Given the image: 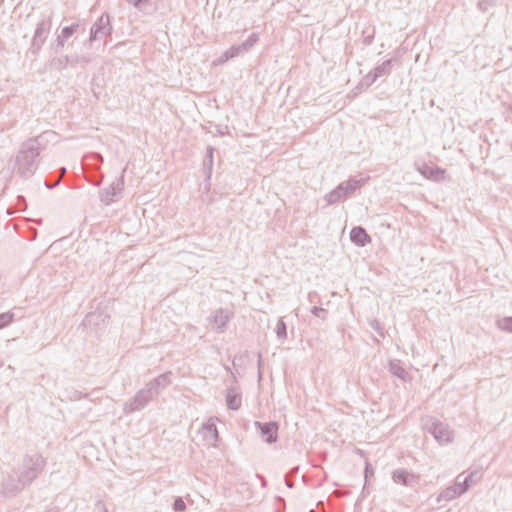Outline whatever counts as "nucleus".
Segmentation results:
<instances>
[{"mask_svg": "<svg viewBox=\"0 0 512 512\" xmlns=\"http://www.w3.org/2000/svg\"><path fill=\"white\" fill-rule=\"evenodd\" d=\"M53 132L46 131L37 137L29 138L23 142L15 157L14 170L23 179L31 178L38 169V158L43 149L44 141Z\"/></svg>", "mask_w": 512, "mask_h": 512, "instance_id": "1", "label": "nucleus"}, {"mask_svg": "<svg viewBox=\"0 0 512 512\" xmlns=\"http://www.w3.org/2000/svg\"><path fill=\"white\" fill-rule=\"evenodd\" d=\"M46 466V459L40 453L26 454L18 468L20 481L24 485H30L42 473Z\"/></svg>", "mask_w": 512, "mask_h": 512, "instance_id": "2", "label": "nucleus"}, {"mask_svg": "<svg viewBox=\"0 0 512 512\" xmlns=\"http://www.w3.org/2000/svg\"><path fill=\"white\" fill-rule=\"evenodd\" d=\"M52 27V13L41 19L37 24L31 39L30 47L27 50V56H32L34 59L38 56Z\"/></svg>", "mask_w": 512, "mask_h": 512, "instance_id": "3", "label": "nucleus"}, {"mask_svg": "<svg viewBox=\"0 0 512 512\" xmlns=\"http://www.w3.org/2000/svg\"><path fill=\"white\" fill-rule=\"evenodd\" d=\"M155 397H157L155 392L151 391L150 388L145 385V387L140 389L133 398L124 403L123 411L126 414L140 411L144 409Z\"/></svg>", "mask_w": 512, "mask_h": 512, "instance_id": "4", "label": "nucleus"}, {"mask_svg": "<svg viewBox=\"0 0 512 512\" xmlns=\"http://www.w3.org/2000/svg\"><path fill=\"white\" fill-rule=\"evenodd\" d=\"M113 32L111 23V16L108 13H103L91 26L89 42L93 43L100 38L110 36Z\"/></svg>", "mask_w": 512, "mask_h": 512, "instance_id": "5", "label": "nucleus"}, {"mask_svg": "<svg viewBox=\"0 0 512 512\" xmlns=\"http://www.w3.org/2000/svg\"><path fill=\"white\" fill-rule=\"evenodd\" d=\"M427 431L441 444L449 443L452 441L453 432L450 430L449 425L439 420H433L430 424H426Z\"/></svg>", "mask_w": 512, "mask_h": 512, "instance_id": "6", "label": "nucleus"}, {"mask_svg": "<svg viewBox=\"0 0 512 512\" xmlns=\"http://www.w3.org/2000/svg\"><path fill=\"white\" fill-rule=\"evenodd\" d=\"M255 427L259 431L262 439L267 444H273L278 440L279 423L276 421L260 422L255 421Z\"/></svg>", "mask_w": 512, "mask_h": 512, "instance_id": "7", "label": "nucleus"}, {"mask_svg": "<svg viewBox=\"0 0 512 512\" xmlns=\"http://www.w3.org/2000/svg\"><path fill=\"white\" fill-rule=\"evenodd\" d=\"M82 61H84V57L80 56L77 53L66 54L62 56L53 57L49 62V66L57 71H63L69 66L75 67Z\"/></svg>", "mask_w": 512, "mask_h": 512, "instance_id": "8", "label": "nucleus"}, {"mask_svg": "<svg viewBox=\"0 0 512 512\" xmlns=\"http://www.w3.org/2000/svg\"><path fill=\"white\" fill-rule=\"evenodd\" d=\"M27 486L22 484L18 473L16 477L9 475L2 482L0 494L5 498H10L17 495Z\"/></svg>", "mask_w": 512, "mask_h": 512, "instance_id": "9", "label": "nucleus"}, {"mask_svg": "<svg viewBox=\"0 0 512 512\" xmlns=\"http://www.w3.org/2000/svg\"><path fill=\"white\" fill-rule=\"evenodd\" d=\"M124 172L125 170H123L121 176L116 181L110 184L109 187L102 190L100 198L104 204L109 205L115 200V198L121 195L124 188Z\"/></svg>", "mask_w": 512, "mask_h": 512, "instance_id": "10", "label": "nucleus"}, {"mask_svg": "<svg viewBox=\"0 0 512 512\" xmlns=\"http://www.w3.org/2000/svg\"><path fill=\"white\" fill-rule=\"evenodd\" d=\"M391 477L395 483L411 488L417 486L420 481L419 475L414 474L404 468H398L393 470L391 473Z\"/></svg>", "mask_w": 512, "mask_h": 512, "instance_id": "11", "label": "nucleus"}, {"mask_svg": "<svg viewBox=\"0 0 512 512\" xmlns=\"http://www.w3.org/2000/svg\"><path fill=\"white\" fill-rule=\"evenodd\" d=\"M171 377L172 372L168 371L152 379L146 385L150 388L151 391L155 392L156 396H158L161 390L165 389L171 384Z\"/></svg>", "mask_w": 512, "mask_h": 512, "instance_id": "12", "label": "nucleus"}, {"mask_svg": "<svg viewBox=\"0 0 512 512\" xmlns=\"http://www.w3.org/2000/svg\"><path fill=\"white\" fill-rule=\"evenodd\" d=\"M418 171L425 178L433 181H441L444 179L445 170L436 165H428L426 163L422 164L421 167L418 168Z\"/></svg>", "mask_w": 512, "mask_h": 512, "instance_id": "13", "label": "nucleus"}, {"mask_svg": "<svg viewBox=\"0 0 512 512\" xmlns=\"http://www.w3.org/2000/svg\"><path fill=\"white\" fill-rule=\"evenodd\" d=\"M350 240L359 247H364L371 242V237L362 226H355L350 231Z\"/></svg>", "mask_w": 512, "mask_h": 512, "instance_id": "14", "label": "nucleus"}, {"mask_svg": "<svg viewBox=\"0 0 512 512\" xmlns=\"http://www.w3.org/2000/svg\"><path fill=\"white\" fill-rule=\"evenodd\" d=\"M232 317V313L223 308L217 309L213 314V322L216 324V331L222 333L225 331L227 323Z\"/></svg>", "mask_w": 512, "mask_h": 512, "instance_id": "15", "label": "nucleus"}, {"mask_svg": "<svg viewBox=\"0 0 512 512\" xmlns=\"http://www.w3.org/2000/svg\"><path fill=\"white\" fill-rule=\"evenodd\" d=\"M363 185V180H358L356 178H349L348 180L341 182L338 187L339 191L346 198L353 195L358 189H360Z\"/></svg>", "mask_w": 512, "mask_h": 512, "instance_id": "16", "label": "nucleus"}, {"mask_svg": "<svg viewBox=\"0 0 512 512\" xmlns=\"http://www.w3.org/2000/svg\"><path fill=\"white\" fill-rule=\"evenodd\" d=\"M242 397L237 389L230 387L226 391V404L230 410L237 411L241 407Z\"/></svg>", "mask_w": 512, "mask_h": 512, "instance_id": "17", "label": "nucleus"}, {"mask_svg": "<svg viewBox=\"0 0 512 512\" xmlns=\"http://www.w3.org/2000/svg\"><path fill=\"white\" fill-rule=\"evenodd\" d=\"M388 370L393 376L401 379L404 382L410 380L409 373L402 366L400 360H390Z\"/></svg>", "mask_w": 512, "mask_h": 512, "instance_id": "18", "label": "nucleus"}, {"mask_svg": "<svg viewBox=\"0 0 512 512\" xmlns=\"http://www.w3.org/2000/svg\"><path fill=\"white\" fill-rule=\"evenodd\" d=\"M214 152L215 148L212 146H207L206 148V154L203 159V171L209 180L212 175L213 170V161H214Z\"/></svg>", "mask_w": 512, "mask_h": 512, "instance_id": "19", "label": "nucleus"}, {"mask_svg": "<svg viewBox=\"0 0 512 512\" xmlns=\"http://www.w3.org/2000/svg\"><path fill=\"white\" fill-rule=\"evenodd\" d=\"M461 495H463V494L460 493V490H458V486L456 485V483H454L453 485L444 489L438 495L437 502L440 503L442 501H452V500L460 497Z\"/></svg>", "mask_w": 512, "mask_h": 512, "instance_id": "20", "label": "nucleus"}, {"mask_svg": "<svg viewBox=\"0 0 512 512\" xmlns=\"http://www.w3.org/2000/svg\"><path fill=\"white\" fill-rule=\"evenodd\" d=\"M476 475V472H471L468 475L463 477V474H459L456 478V485L458 486V490L460 493L464 494L468 491V489L474 483L473 477Z\"/></svg>", "mask_w": 512, "mask_h": 512, "instance_id": "21", "label": "nucleus"}, {"mask_svg": "<svg viewBox=\"0 0 512 512\" xmlns=\"http://www.w3.org/2000/svg\"><path fill=\"white\" fill-rule=\"evenodd\" d=\"M396 61V58H390L385 60L381 64L377 65L372 71L377 77V79L388 76L391 73L393 63Z\"/></svg>", "mask_w": 512, "mask_h": 512, "instance_id": "22", "label": "nucleus"}, {"mask_svg": "<svg viewBox=\"0 0 512 512\" xmlns=\"http://www.w3.org/2000/svg\"><path fill=\"white\" fill-rule=\"evenodd\" d=\"M158 0H139L137 5H133L144 14L151 15L157 10Z\"/></svg>", "mask_w": 512, "mask_h": 512, "instance_id": "23", "label": "nucleus"}, {"mask_svg": "<svg viewBox=\"0 0 512 512\" xmlns=\"http://www.w3.org/2000/svg\"><path fill=\"white\" fill-rule=\"evenodd\" d=\"M202 433H203V437L205 439H209V440H213V441H218V439H219V433H218L216 424L213 422L209 421V422L204 423L202 426Z\"/></svg>", "mask_w": 512, "mask_h": 512, "instance_id": "24", "label": "nucleus"}, {"mask_svg": "<svg viewBox=\"0 0 512 512\" xmlns=\"http://www.w3.org/2000/svg\"><path fill=\"white\" fill-rule=\"evenodd\" d=\"M377 77L375 76V74L373 73V71L371 70L368 74H366L362 79L361 81L359 82V84L355 87V90L357 91H361V90H365V89H368L372 84H374L376 81H377Z\"/></svg>", "mask_w": 512, "mask_h": 512, "instance_id": "25", "label": "nucleus"}, {"mask_svg": "<svg viewBox=\"0 0 512 512\" xmlns=\"http://www.w3.org/2000/svg\"><path fill=\"white\" fill-rule=\"evenodd\" d=\"M65 43L66 40L63 39L59 34H57L55 40L52 41L49 46L50 53L54 55H59L65 47Z\"/></svg>", "mask_w": 512, "mask_h": 512, "instance_id": "26", "label": "nucleus"}, {"mask_svg": "<svg viewBox=\"0 0 512 512\" xmlns=\"http://www.w3.org/2000/svg\"><path fill=\"white\" fill-rule=\"evenodd\" d=\"M106 317L107 316H104L102 313H97V312L89 313L84 318L83 325H85V326L98 325L100 321L104 322Z\"/></svg>", "mask_w": 512, "mask_h": 512, "instance_id": "27", "label": "nucleus"}, {"mask_svg": "<svg viewBox=\"0 0 512 512\" xmlns=\"http://www.w3.org/2000/svg\"><path fill=\"white\" fill-rule=\"evenodd\" d=\"M324 198L328 205L336 204L340 200L345 199L338 186L326 194Z\"/></svg>", "mask_w": 512, "mask_h": 512, "instance_id": "28", "label": "nucleus"}, {"mask_svg": "<svg viewBox=\"0 0 512 512\" xmlns=\"http://www.w3.org/2000/svg\"><path fill=\"white\" fill-rule=\"evenodd\" d=\"M79 27L80 25L78 23H72L69 26H64L59 35L67 41L78 31Z\"/></svg>", "mask_w": 512, "mask_h": 512, "instance_id": "29", "label": "nucleus"}, {"mask_svg": "<svg viewBox=\"0 0 512 512\" xmlns=\"http://www.w3.org/2000/svg\"><path fill=\"white\" fill-rule=\"evenodd\" d=\"M497 327L503 331L512 333V316H506L498 319Z\"/></svg>", "mask_w": 512, "mask_h": 512, "instance_id": "30", "label": "nucleus"}, {"mask_svg": "<svg viewBox=\"0 0 512 512\" xmlns=\"http://www.w3.org/2000/svg\"><path fill=\"white\" fill-rule=\"evenodd\" d=\"M258 40V34L252 33L243 43H241V47L248 52L258 42Z\"/></svg>", "mask_w": 512, "mask_h": 512, "instance_id": "31", "label": "nucleus"}, {"mask_svg": "<svg viewBox=\"0 0 512 512\" xmlns=\"http://www.w3.org/2000/svg\"><path fill=\"white\" fill-rule=\"evenodd\" d=\"M14 319V313L12 312H4L0 313V329L7 327L12 323Z\"/></svg>", "mask_w": 512, "mask_h": 512, "instance_id": "32", "label": "nucleus"}, {"mask_svg": "<svg viewBox=\"0 0 512 512\" xmlns=\"http://www.w3.org/2000/svg\"><path fill=\"white\" fill-rule=\"evenodd\" d=\"M276 335L279 339H286L287 338V326L286 323L280 319L276 325L275 329Z\"/></svg>", "mask_w": 512, "mask_h": 512, "instance_id": "33", "label": "nucleus"}, {"mask_svg": "<svg viewBox=\"0 0 512 512\" xmlns=\"http://www.w3.org/2000/svg\"><path fill=\"white\" fill-rule=\"evenodd\" d=\"M172 508L175 512H184L186 510V504L182 497H176L173 501Z\"/></svg>", "mask_w": 512, "mask_h": 512, "instance_id": "34", "label": "nucleus"}, {"mask_svg": "<svg viewBox=\"0 0 512 512\" xmlns=\"http://www.w3.org/2000/svg\"><path fill=\"white\" fill-rule=\"evenodd\" d=\"M227 51L231 59L247 52L245 49L241 47V44L232 45L229 49H227Z\"/></svg>", "mask_w": 512, "mask_h": 512, "instance_id": "35", "label": "nucleus"}, {"mask_svg": "<svg viewBox=\"0 0 512 512\" xmlns=\"http://www.w3.org/2000/svg\"><path fill=\"white\" fill-rule=\"evenodd\" d=\"M310 312L314 316H316V317H318V318H320L322 320H325L327 315H328V311L326 309L322 308V307H319V306H313L311 308Z\"/></svg>", "mask_w": 512, "mask_h": 512, "instance_id": "36", "label": "nucleus"}, {"mask_svg": "<svg viewBox=\"0 0 512 512\" xmlns=\"http://www.w3.org/2000/svg\"><path fill=\"white\" fill-rule=\"evenodd\" d=\"M495 4V0H480L477 4L479 10L482 12H486L489 6H493Z\"/></svg>", "mask_w": 512, "mask_h": 512, "instance_id": "37", "label": "nucleus"}, {"mask_svg": "<svg viewBox=\"0 0 512 512\" xmlns=\"http://www.w3.org/2000/svg\"><path fill=\"white\" fill-rule=\"evenodd\" d=\"M374 475V469L372 465L369 462H366L365 468H364V477L365 481H368L370 477Z\"/></svg>", "mask_w": 512, "mask_h": 512, "instance_id": "38", "label": "nucleus"}, {"mask_svg": "<svg viewBox=\"0 0 512 512\" xmlns=\"http://www.w3.org/2000/svg\"><path fill=\"white\" fill-rule=\"evenodd\" d=\"M230 59H231V57L229 56V53H228V51L226 50V51H224V52L220 55V57H219L216 61H214V64H216V65H218V64H224L225 62H227V61H228V60H230Z\"/></svg>", "mask_w": 512, "mask_h": 512, "instance_id": "39", "label": "nucleus"}, {"mask_svg": "<svg viewBox=\"0 0 512 512\" xmlns=\"http://www.w3.org/2000/svg\"><path fill=\"white\" fill-rule=\"evenodd\" d=\"M94 512H108L104 502L102 500H98L94 505Z\"/></svg>", "mask_w": 512, "mask_h": 512, "instance_id": "40", "label": "nucleus"}, {"mask_svg": "<svg viewBox=\"0 0 512 512\" xmlns=\"http://www.w3.org/2000/svg\"><path fill=\"white\" fill-rule=\"evenodd\" d=\"M60 177H58L54 182L45 181L44 185L47 189L52 190L60 184Z\"/></svg>", "mask_w": 512, "mask_h": 512, "instance_id": "41", "label": "nucleus"}, {"mask_svg": "<svg viewBox=\"0 0 512 512\" xmlns=\"http://www.w3.org/2000/svg\"><path fill=\"white\" fill-rule=\"evenodd\" d=\"M216 128H217V133H218V135H220V136H224L225 134H227V133H228V131H227V126H225V127L223 128L221 125H217V126H216Z\"/></svg>", "mask_w": 512, "mask_h": 512, "instance_id": "42", "label": "nucleus"}, {"mask_svg": "<svg viewBox=\"0 0 512 512\" xmlns=\"http://www.w3.org/2000/svg\"><path fill=\"white\" fill-rule=\"evenodd\" d=\"M257 366H258V377H259V379H261V377H262V372H261L262 358H261V354L260 353L258 354Z\"/></svg>", "mask_w": 512, "mask_h": 512, "instance_id": "43", "label": "nucleus"}, {"mask_svg": "<svg viewBox=\"0 0 512 512\" xmlns=\"http://www.w3.org/2000/svg\"><path fill=\"white\" fill-rule=\"evenodd\" d=\"M373 39H374V35H369V36H366L363 40V43L365 45H371L372 42H373Z\"/></svg>", "mask_w": 512, "mask_h": 512, "instance_id": "44", "label": "nucleus"}, {"mask_svg": "<svg viewBox=\"0 0 512 512\" xmlns=\"http://www.w3.org/2000/svg\"><path fill=\"white\" fill-rule=\"evenodd\" d=\"M372 327L376 330V332L380 335V336H384V333L382 331V329L379 327V324L376 323V326L372 325Z\"/></svg>", "mask_w": 512, "mask_h": 512, "instance_id": "45", "label": "nucleus"}, {"mask_svg": "<svg viewBox=\"0 0 512 512\" xmlns=\"http://www.w3.org/2000/svg\"><path fill=\"white\" fill-rule=\"evenodd\" d=\"M59 171H60V176H59V177L61 178V177L66 173V171H67V170H66V168H65V167H61V168L59 169Z\"/></svg>", "mask_w": 512, "mask_h": 512, "instance_id": "46", "label": "nucleus"}, {"mask_svg": "<svg viewBox=\"0 0 512 512\" xmlns=\"http://www.w3.org/2000/svg\"><path fill=\"white\" fill-rule=\"evenodd\" d=\"M131 5H137L139 0H126Z\"/></svg>", "mask_w": 512, "mask_h": 512, "instance_id": "47", "label": "nucleus"}, {"mask_svg": "<svg viewBox=\"0 0 512 512\" xmlns=\"http://www.w3.org/2000/svg\"><path fill=\"white\" fill-rule=\"evenodd\" d=\"M286 485H287V487H289V488H291V487H292V484H291V483H289V482H286Z\"/></svg>", "mask_w": 512, "mask_h": 512, "instance_id": "48", "label": "nucleus"}, {"mask_svg": "<svg viewBox=\"0 0 512 512\" xmlns=\"http://www.w3.org/2000/svg\"><path fill=\"white\" fill-rule=\"evenodd\" d=\"M45 512H56V511L54 509H49V510H47Z\"/></svg>", "mask_w": 512, "mask_h": 512, "instance_id": "49", "label": "nucleus"}, {"mask_svg": "<svg viewBox=\"0 0 512 512\" xmlns=\"http://www.w3.org/2000/svg\"><path fill=\"white\" fill-rule=\"evenodd\" d=\"M508 111L512 114V106L508 108Z\"/></svg>", "mask_w": 512, "mask_h": 512, "instance_id": "50", "label": "nucleus"}]
</instances>
